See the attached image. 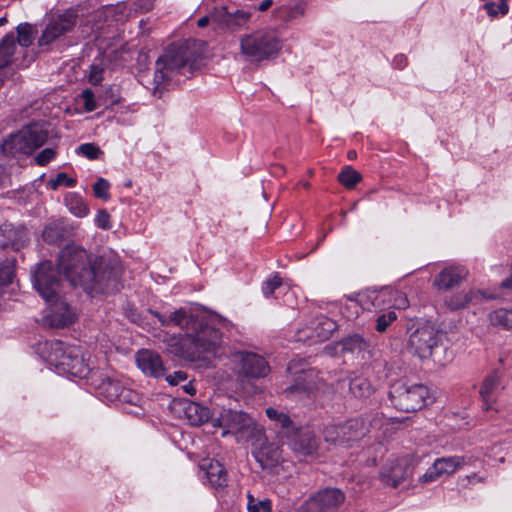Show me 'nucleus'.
I'll list each match as a JSON object with an SVG mask.
<instances>
[{"mask_svg": "<svg viewBox=\"0 0 512 512\" xmlns=\"http://www.w3.org/2000/svg\"><path fill=\"white\" fill-rule=\"evenodd\" d=\"M75 184L76 180L69 177L64 172L58 173L54 179H51L49 181V186L53 190L57 189L59 186L74 187Z\"/></svg>", "mask_w": 512, "mask_h": 512, "instance_id": "obj_48", "label": "nucleus"}, {"mask_svg": "<svg viewBox=\"0 0 512 512\" xmlns=\"http://www.w3.org/2000/svg\"><path fill=\"white\" fill-rule=\"evenodd\" d=\"M34 40V31L29 23H21L17 27V41L20 46L28 47Z\"/></svg>", "mask_w": 512, "mask_h": 512, "instance_id": "obj_41", "label": "nucleus"}, {"mask_svg": "<svg viewBox=\"0 0 512 512\" xmlns=\"http://www.w3.org/2000/svg\"><path fill=\"white\" fill-rule=\"evenodd\" d=\"M138 368L146 375L158 378L164 375L163 362L160 355L152 350L143 349L136 354Z\"/></svg>", "mask_w": 512, "mask_h": 512, "instance_id": "obj_22", "label": "nucleus"}, {"mask_svg": "<svg viewBox=\"0 0 512 512\" xmlns=\"http://www.w3.org/2000/svg\"><path fill=\"white\" fill-rule=\"evenodd\" d=\"M393 406L404 412H413L425 406L429 390L422 384L395 383L389 392Z\"/></svg>", "mask_w": 512, "mask_h": 512, "instance_id": "obj_10", "label": "nucleus"}, {"mask_svg": "<svg viewBox=\"0 0 512 512\" xmlns=\"http://www.w3.org/2000/svg\"><path fill=\"white\" fill-rule=\"evenodd\" d=\"M212 421L214 426L223 428V436L229 433H247L255 425L253 419L247 413L225 406L214 410Z\"/></svg>", "mask_w": 512, "mask_h": 512, "instance_id": "obj_11", "label": "nucleus"}, {"mask_svg": "<svg viewBox=\"0 0 512 512\" xmlns=\"http://www.w3.org/2000/svg\"><path fill=\"white\" fill-rule=\"evenodd\" d=\"M489 320L492 325L512 329V309H498L490 313Z\"/></svg>", "mask_w": 512, "mask_h": 512, "instance_id": "obj_38", "label": "nucleus"}, {"mask_svg": "<svg viewBox=\"0 0 512 512\" xmlns=\"http://www.w3.org/2000/svg\"><path fill=\"white\" fill-rule=\"evenodd\" d=\"M47 139L48 132L39 124L33 123L5 138L1 150L5 155L12 157L29 156L43 146Z\"/></svg>", "mask_w": 512, "mask_h": 512, "instance_id": "obj_7", "label": "nucleus"}, {"mask_svg": "<svg viewBox=\"0 0 512 512\" xmlns=\"http://www.w3.org/2000/svg\"><path fill=\"white\" fill-rule=\"evenodd\" d=\"M201 45L196 40H185L173 43L164 50L155 65L154 94L160 85L179 75L189 78L199 68Z\"/></svg>", "mask_w": 512, "mask_h": 512, "instance_id": "obj_3", "label": "nucleus"}, {"mask_svg": "<svg viewBox=\"0 0 512 512\" xmlns=\"http://www.w3.org/2000/svg\"><path fill=\"white\" fill-rule=\"evenodd\" d=\"M251 16V13L248 11L236 10L232 13L223 9L221 15L222 19L220 21H222L229 30L237 31L250 21Z\"/></svg>", "mask_w": 512, "mask_h": 512, "instance_id": "obj_29", "label": "nucleus"}, {"mask_svg": "<svg viewBox=\"0 0 512 512\" xmlns=\"http://www.w3.org/2000/svg\"><path fill=\"white\" fill-rule=\"evenodd\" d=\"M379 422L377 418L357 417L342 424L328 425L323 432L324 439L332 444L356 441L364 437L369 432L370 427L378 426Z\"/></svg>", "mask_w": 512, "mask_h": 512, "instance_id": "obj_8", "label": "nucleus"}, {"mask_svg": "<svg viewBox=\"0 0 512 512\" xmlns=\"http://www.w3.org/2000/svg\"><path fill=\"white\" fill-rule=\"evenodd\" d=\"M240 55L250 63H261L278 57L284 40L280 32L271 27L255 29L239 35Z\"/></svg>", "mask_w": 512, "mask_h": 512, "instance_id": "obj_4", "label": "nucleus"}, {"mask_svg": "<svg viewBox=\"0 0 512 512\" xmlns=\"http://www.w3.org/2000/svg\"><path fill=\"white\" fill-rule=\"evenodd\" d=\"M272 3V0H264L259 4V6L256 9L259 11H266L271 7Z\"/></svg>", "mask_w": 512, "mask_h": 512, "instance_id": "obj_60", "label": "nucleus"}, {"mask_svg": "<svg viewBox=\"0 0 512 512\" xmlns=\"http://www.w3.org/2000/svg\"><path fill=\"white\" fill-rule=\"evenodd\" d=\"M76 152H77V154H79L89 160H95L100 156V154H102L100 147L94 143L81 144L76 149Z\"/></svg>", "mask_w": 512, "mask_h": 512, "instance_id": "obj_43", "label": "nucleus"}, {"mask_svg": "<svg viewBox=\"0 0 512 512\" xmlns=\"http://www.w3.org/2000/svg\"><path fill=\"white\" fill-rule=\"evenodd\" d=\"M46 303L48 312L45 317L50 326L61 328L70 325L74 321L75 313L62 296Z\"/></svg>", "mask_w": 512, "mask_h": 512, "instance_id": "obj_18", "label": "nucleus"}, {"mask_svg": "<svg viewBox=\"0 0 512 512\" xmlns=\"http://www.w3.org/2000/svg\"><path fill=\"white\" fill-rule=\"evenodd\" d=\"M386 296L385 292L379 293H368V294H357L356 297H350L344 306V309L348 312L347 318L352 319L358 317L361 310H369L372 307H380V301L384 300Z\"/></svg>", "mask_w": 512, "mask_h": 512, "instance_id": "obj_20", "label": "nucleus"}, {"mask_svg": "<svg viewBox=\"0 0 512 512\" xmlns=\"http://www.w3.org/2000/svg\"><path fill=\"white\" fill-rule=\"evenodd\" d=\"M184 389L189 394H193L195 392V390L192 387H189L187 385L184 386Z\"/></svg>", "mask_w": 512, "mask_h": 512, "instance_id": "obj_63", "label": "nucleus"}, {"mask_svg": "<svg viewBox=\"0 0 512 512\" xmlns=\"http://www.w3.org/2000/svg\"><path fill=\"white\" fill-rule=\"evenodd\" d=\"M232 370L246 378L265 377L270 372L268 362L264 357L247 351L234 352L230 357Z\"/></svg>", "mask_w": 512, "mask_h": 512, "instance_id": "obj_12", "label": "nucleus"}, {"mask_svg": "<svg viewBox=\"0 0 512 512\" xmlns=\"http://www.w3.org/2000/svg\"><path fill=\"white\" fill-rule=\"evenodd\" d=\"M293 450L301 455H312L318 448V441L309 430L301 431L292 442Z\"/></svg>", "mask_w": 512, "mask_h": 512, "instance_id": "obj_27", "label": "nucleus"}, {"mask_svg": "<svg viewBox=\"0 0 512 512\" xmlns=\"http://www.w3.org/2000/svg\"><path fill=\"white\" fill-rule=\"evenodd\" d=\"M247 510L248 512H272L271 500L264 498H256L251 493H247Z\"/></svg>", "mask_w": 512, "mask_h": 512, "instance_id": "obj_39", "label": "nucleus"}, {"mask_svg": "<svg viewBox=\"0 0 512 512\" xmlns=\"http://www.w3.org/2000/svg\"><path fill=\"white\" fill-rule=\"evenodd\" d=\"M47 361L54 365L58 373L69 374L79 378H89L97 371L90 367L89 358L80 347L64 345L57 341L51 343V352Z\"/></svg>", "mask_w": 512, "mask_h": 512, "instance_id": "obj_6", "label": "nucleus"}, {"mask_svg": "<svg viewBox=\"0 0 512 512\" xmlns=\"http://www.w3.org/2000/svg\"><path fill=\"white\" fill-rule=\"evenodd\" d=\"M492 296H488L485 292L476 289H470L468 291H460L453 294L445 300V305L452 311L466 308L468 305H477L483 302L485 299H491Z\"/></svg>", "mask_w": 512, "mask_h": 512, "instance_id": "obj_21", "label": "nucleus"}, {"mask_svg": "<svg viewBox=\"0 0 512 512\" xmlns=\"http://www.w3.org/2000/svg\"><path fill=\"white\" fill-rule=\"evenodd\" d=\"M306 11V3L303 0H297L287 7L280 10V15L285 21H293L301 18Z\"/></svg>", "mask_w": 512, "mask_h": 512, "instance_id": "obj_36", "label": "nucleus"}, {"mask_svg": "<svg viewBox=\"0 0 512 512\" xmlns=\"http://www.w3.org/2000/svg\"><path fill=\"white\" fill-rule=\"evenodd\" d=\"M393 63L398 69H403L407 65V58L404 55H398L394 58Z\"/></svg>", "mask_w": 512, "mask_h": 512, "instance_id": "obj_58", "label": "nucleus"}, {"mask_svg": "<svg viewBox=\"0 0 512 512\" xmlns=\"http://www.w3.org/2000/svg\"><path fill=\"white\" fill-rule=\"evenodd\" d=\"M462 482L466 481L467 484H473L475 482H484V477L478 476L476 473H472L471 475H467L461 479Z\"/></svg>", "mask_w": 512, "mask_h": 512, "instance_id": "obj_57", "label": "nucleus"}, {"mask_svg": "<svg viewBox=\"0 0 512 512\" xmlns=\"http://www.w3.org/2000/svg\"><path fill=\"white\" fill-rule=\"evenodd\" d=\"M343 353H350L364 358L365 352L369 348L368 342L359 334L349 335L340 341Z\"/></svg>", "mask_w": 512, "mask_h": 512, "instance_id": "obj_28", "label": "nucleus"}, {"mask_svg": "<svg viewBox=\"0 0 512 512\" xmlns=\"http://www.w3.org/2000/svg\"><path fill=\"white\" fill-rule=\"evenodd\" d=\"M397 319L395 311H389L379 315L376 319L375 329L379 333H384L387 328Z\"/></svg>", "mask_w": 512, "mask_h": 512, "instance_id": "obj_44", "label": "nucleus"}, {"mask_svg": "<svg viewBox=\"0 0 512 512\" xmlns=\"http://www.w3.org/2000/svg\"><path fill=\"white\" fill-rule=\"evenodd\" d=\"M253 455L263 469L274 467L281 459L279 447L273 443H263Z\"/></svg>", "mask_w": 512, "mask_h": 512, "instance_id": "obj_25", "label": "nucleus"}, {"mask_svg": "<svg viewBox=\"0 0 512 512\" xmlns=\"http://www.w3.org/2000/svg\"><path fill=\"white\" fill-rule=\"evenodd\" d=\"M349 391L355 398L365 399L373 394L374 388L367 378L356 376L350 380Z\"/></svg>", "mask_w": 512, "mask_h": 512, "instance_id": "obj_32", "label": "nucleus"}, {"mask_svg": "<svg viewBox=\"0 0 512 512\" xmlns=\"http://www.w3.org/2000/svg\"><path fill=\"white\" fill-rule=\"evenodd\" d=\"M266 415L270 420L279 422L284 428L289 427L292 423L290 418L285 413L272 407L266 409Z\"/></svg>", "mask_w": 512, "mask_h": 512, "instance_id": "obj_47", "label": "nucleus"}, {"mask_svg": "<svg viewBox=\"0 0 512 512\" xmlns=\"http://www.w3.org/2000/svg\"><path fill=\"white\" fill-rule=\"evenodd\" d=\"M215 20H216V19H214V18H212V19H211L209 16H204V17H201V18L197 21V25H198V27H200V28H204V27H206V26L210 23V21H215Z\"/></svg>", "mask_w": 512, "mask_h": 512, "instance_id": "obj_59", "label": "nucleus"}, {"mask_svg": "<svg viewBox=\"0 0 512 512\" xmlns=\"http://www.w3.org/2000/svg\"><path fill=\"white\" fill-rule=\"evenodd\" d=\"M80 16L75 8H68L49 15L46 19L45 28L38 38V45L48 46L74 31L78 25Z\"/></svg>", "mask_w": 512, "mask_h": 512, "instance_id": "obj_9", "label": "nucleus"}, {"mask_svg": "<svg viewBox=\"0 0 512 512\" xmlns=\"http://www.w3.org/2000/svg\"><path fill=\"white\" fill-rule=\"evenodd\" d=\"M201 468L206 471V477L212 487L223 488L227 485V472L219 461L204 462Z\"/></svg>", "mask_w": 512, "mask_h": 512, "instance_id": "obj_26", "label": "nucleus"}, {"mask_svg": "<svg viewBox=\"0 0 512 512\" xmlns=\"http://www.w3.org/2000/svg\"><path fill=\"white\" fill-rule=\"evenodd\" d=\"M62 235V228L55 223L47 225L42 232L43 239L48 243L58 242L61 239Z\"/></svg>", "mask_w": 512, "mask_h": 512, "instance_id": "obj_42", "label": "nucleus"}, {"mask_svg": "<svg viewBox=\"0 0 512 512\" xmlns=\"http://www.w3.org/2000/svg\"><path fill=\"white\" fill-rule=\"evenodd\" d=\"M348 157H349L350 159H354V158L356 157V152H355V151H349V152H348Z\"/></svg>", "mask_w": 512, "mask_h": 512, "instance_id": "obj_64", "label": "nucleus"}, {"mask_svg": "<svg viewBox=\"0 0 512 512\" xmlns=\"http://www.w3.org/2000/svg\"><path fill=\"white\" fill-rule=\"evenodd\" d=\"M487 13L491 17L497 16L499 13L506 15L509 11V6L506 0H500L499 4L488 2L484 5Z\"/></svg>", "mask_w": 512, "mask_h": 512, "instance_id": "obj_46", "label": "nucleus"}, {"mask_svg": "<svg viewBox=\"0 0 512 512\" xmlns=\"http://www.w3.org/2000/svg\"><path fill=\"white\" fill-rule=\"evenodd\" d=\"M95 224L97 227L108 230L111 228L110 215L106 210H99L95 217Z\"/></svg>", "mask_w": 512, "mask_h": 512, "instance_id": "obj_53", "label": "nucleus"}, {"mask_svg": "<svg viewBox=\"0 0 512 512\" xmlns=\"http://www.w3.org/2000/svg\"><path fill=\"white\" fill-rule=\"evenodd\" d=\"M102 72L103 69L96 64L91 65L90 74H89V80L93 84H97L102 80Z\"/></svg>", "mask_w": 512, "mask_h": 512, "instance_id": "obj_55", "label": "nucleus"}, {"mask_svg": "<svg viewBox=\"0 0 512 512\" xmlns=\"http://www.w3.org/2000/svg\"><path fill=\"white\" fill-rule=\"evenodd\" d=\"M82 98L84 99L85 109L87 111H93L96 109V103L94 100V94L91 90H84L82 92Z\"/></svg>", "mask_w": 512, "mask_h": 512, "instance_id": "obj_54", "label": "nucleus"}, {"mask_svg": "<svg viewBox=\"0 0 512 512\" xmlns=\"http://www.w3.org/2000/svg\"><path fill=\"white\" fill-rule=\"evenodd\" d=\"M58 268L71 285L82 287L88 294L103 293L116 281V274L104 265L103 258L89 254L76 244L61 250Z\"/></svg>", "mask_w": 512, "mask_h": 512, "instance_id": "obj_2", "label": "nucleus"}, {"mask_svg": "<svg viewBox=\"0 0 512 512\" xmlns=\"http://www.w3.org/2000/svg\"><path fill=\"white\" fill-rule=\"evenodd\" d=\"M498 386L499 381L495 374H491L484 379L480 389V395L486 410L492 408V404L495 402V391L497 390Z\"/></svg>", "mask_w": 512, "mask_h": 512, "instance_id": "obj_31", "label": "nucleus"}, {"mask_svg": "<svg viewBox=\"0 0 512 512\" xmlns=\"http://www.w3.org/2000/svg\"><path fill=\"white\" fill-rule=\"evenodd\" d=\"M66 205L69 211L76 217L82 218L88 215L89 208L85 201L77 194L66 197Z\"/></svg>", "mask_w": 512, "mask_h": 512, "instance_id": "obj_37", "label": "nucleus"}, {"mask_svg": "<svg viewBox=\"0 0 512 512\" xmlns=\"http://www.w3.org/2000/svg\"><path fill=\"white\" fill-rule=\"evenodd\" d=\"M288 370L291 372V373H294V374H297L298 372L294 369V364L293 363H289L288 365Z\"/></svg>", "mask_w": 512, "mask_h": 512, "instance_id": "obj_62", "label": "nucleus"}, {"mask_svg": "<svg viewBox=\"0 0 512 512\" xmlns=\"http://www.w3.org/2000/svg\"><path fill=\"white\" fill-rule=\"evenodd\" d=\"M186 378H187V374L183 371H176L173 374L166 376V380L171 385H177L180 382L185 381Z\"/></svg>", "mask_w": 512, "mask_h": 512, "instance_id": "obj_56", "label": "nucleus"}, {"mask_svg": "<svg viewBox=\"0 0 512 512\" xmlns=\"http://www.w3.org/2000/svg\"><path fill=\"white\" fill-rule=\"evenodd\" d=\"M91 383L94 385L98 395L109 402L116 401L123 388L118 380L102 377L98 372L92 375Z\"/></svg>", "mask_w": 512, "mask_h": 512, "instance_id": "obj_24", "label": "nucleus"}, {"mask_svg": "<svg viewBox=\"0 0 512 512\" xmlns=\"http://www.w3.org/2000/svg\"><path fill=\"white\" fill-rule=\"evenodd\" d=\"M465 464V457L463 456H448L437 458L432 466L419 477V482L422 484L432 483L437 481L443 476H450L457 470L462 468Z\"/></svg>", "mask_w": 512, "mask_h": 512, "instance_id": "obj_16", "label": "nucleus"}, {"mask_svg": "<svg viewBox=\"0 0 512 512\" xmlns=\"http://www.w3.org/2000/svg\"><path fill=\"white\" fill-rule=\"evenodd\" d=\"M314 375L313 370H302L301 375L297 377L296 383L288 388L289 393L307 392L315 387V384L310 378Z\"/></svg>", "mask_w": 512, "mask_h": 512, "instance_id": "obj_35", "label": "nucleus"}, {"mask_svg": "<svg viewBox=\"0 0 512 512\" xmlns=\"http://www.w3.org/2000/svg\"><path fill=\"white\" fill-rule=\"evenodd\" d=\"M386 293V296L384 297V299H386L387 296L391 297L392 295H394V302H393V305L397 308V309H405L408 307L409 305V302H408V299L406 297V295H404L403 293L401 292H398V291H395V292H388V291H384ZM385 300L383 301H380V305L384 302Z\"/></svg>", "mask_w": 512, "mask_h": 512, "instance_id": "obj_51", "label": "nucleus"}, {"mask_svg": "<svg viewBox=\"0 0 512 512\" xmlns=\"http://www.w3.org/2000/svg\"><path fill=\"white\" fill-rule=\"evenodd\" d=\"M162 326L174 325L184 331L183 335L172 336L166 342L167 350L186 361H197L206 353H215L222 343L220 327H227L228 321L221 316H200L186 308H179L169 315L152 311Z\"/></svg>", "mask_w": 512, "mask_h": 512, "instance_id": "obj_1", "label": "nucleus"}, {"mask_svg": "<svg viewBox=\"0 0 512 512\" xmlns=\"http://www.w3.org/2000/svg\"><path fill=\"white\" fill-rule=\"evenodd\" d=\"M501 287L512 291V275L501 283Z\"/></svg>", "mask_w": 512, "mask_h": 512, "instance_id": "obj_61", "label": "nucleus"}, {"mask_svg": "<svg viewBox=\"0 0 512 512\" xmlns=\"http://www.w3.org/2000/svg\"><path fill=\"white\" fill-rule=\"evenodd\" d=\"M282 285V280L278 274H274L266 279L262 285V292L265 297L271 296L274 291Z\"/></svg>", "mask_w": 512, "mask_h": 512, "instance_id": "obj_45", "label": "nucleus"}, {"mask_svg": "<svg viewBox=\"0 0 512 512\" xmlns=\"http://www.w3.org/2000/svg\"><path fill=\"white\" fill-rule=\"evenodd\" d=\"M361 179V174L351 166H346L338 175L339 182L346 188H353Z\"/></svg>", "mask_w": 512, "mask_h": 512, "instance_id": "obj_40", "label": "nucleus"}, {"mask_svg": "<svg viewBox=\"0 0 512 512\" xmlns=\"http://www.w3.org/2000/svg\"><path fill=\"white\" fill-rule=\"evenodd\" d=\"M30 241L29 232L23 225L4 222L0 225V248L19 251Z\"/></svg>", "mask_w": 512, "mask_h": 512, "instance_id": "obj_17", "label": "nucleus"}, {"mask_svg": "<svg viewBox=\"0 0 512 512\" xmlns=\"http://www.w3.org/2000/svg\"><path fill=\"white\" fill-rule=\"evenodd\" d=\"M420 459L412 454L405 455L388 462L381 470L380 476L384 483L397 487L409 478Z\"/></svg>", "mask_w": 512, "mask_h": 512, "instance_id": "obj_14", "label": "nucleus"}, {"mask_svg": "<svg viewBox=\"0 0 512 512\" xmlns=\"http://www.w3.org/2000/svg\"><path fill=\"white\" fill-rule=\"evenodd\" d=\"M33 285L46 302L61 296V283L58 272L50 261L38 264L33 272Z\"/></svg>", "mask_w": 512, "mask_h": 512, "instance_id": "obj_13", "label": "nucleus"}, {"mask_svg": "<svg viewBox=\"0 0 512 512\" xmlns=\"http://www.w3.org/2000/svg\"><path fill=\"white\" fill-rule=\"evenodd\" d=\"M443 334L432 325L415 329L408 338L406 349L421 361H432L445 366L452 360V353L443 342Z\"/></svg>", "mask_w": 512, "mask_h": 512, "instance_id": "obj_5", "label": "nucleus"}, {"mask_svg": "<svg viewBox=\"0 0 512 512\" xmlns=\"http://www.w3.org/2000/svg\"><path fill=\"white\" fill-rule=\"evenodd\" d=\"M56 156V150L53 148H45L40 153H38L35 157V162L39 166L47 165L51 160H53Z\"/></svg>", "mask_w": 512, "mask_h": 512, "instance_id": "obj_52", "label": "nucleus"}, {"mask_svg": "<svg viewBox=\"0 0 512 512\" xmlns=\"http://www.w3.org/2000/svg\"><path fill=\"white\" fill-rule=\"evenodd\" d=\"M15 50L16 43L13 34L6 35L0 44V69L10 64Z\"/></svg>", "mask_w": 512, "mask_h": 512, "instance_id": "obj_33", "label": "nucleus"}, {"mask_svg": "<svg viewBox=\"0 0 512 512\" xmlns=\"http://www.w3.org/2000/svg\"><path fill=\"white\" fill-rule=\"evenodd\" d=\"M109 182L104 178H99L93 185L94 195L97 198L107 200L109 199Z\"/></svg>", "mask_w": 512, "mask_h": 512, "instance_id": "obj_50", "label": "nucleus"}, {"mask_svg": "<svg viewBox=\"0 0 512 512\" xmlns=\"http://www.w3.org/2000/svg\"><path fill=\"white\" fill-rule=\"evenodd\" d=\"M467 274L468 271L463 266L446 267L435 277L434 286L439 290H449L460 285Z\"/></svg>", "mask_w": 512, "mask_h": 512, "instance_id": "obj_23", "label": "nucleus"}, {"mask_svg": "<svg viewBox=\"0 0 512 512\" xmlns=\"http://www.w3.org/2000/svg\"><path fill=\"white\" fill-rule=\"evenodd\" d=\"M336 329V323L331 319L320 316L311 322V326L298 332L297 340L323 341L328 339Z\"/></svg>", "mask_w": 512, "mask_h": 512, "instance_id": "obj_19", "label": "nucleus"}, {"mask_svg": "<svg viewBox=\"0 0 512 512\" xmlns=\"http://www.w3.org/2000/svg\"><path fill=\"white\" fill-rule=\"evenodd\" d=\"M185 415L191 425L199 426L209 420L211 413L209 408L195 402L187 403L184 408Z\"/></svg>", "mask_w": 512, "mask_h": 512, "instance_id": "obj_30", "label": "nucleus"}, {"mask_svg": "<svg viewBox=\"0 0 512 512\" xmlns=\"http://www.w3.org/2000/svg\"><path fill=\"white\" fill-rule=\"evenodd\" d=\"M344 501V494L336 488L319 491L306 501L298 512H336Z\"/></svg>", "mask_w": 512, "mask_h": 512, "instance_id": "obj_15", "label": "nucleus"}, {"mask_svg": "<svg viewBox=\"0 0 512 512\" xmlns=\"http://www.w3.org/2000/svg\"><path fill=\"white\" fill-rule=\"evenodd\" d=\"M14 277V266L12 263H0V287L8 285Z\"/></svg>", "mask_w": 512, "mask_h": 512, "instance_id": "obj_49", "label": "nucleus"}, {"mask_svg": "<svg viewBox=\"0 0 512 512\" xmlns=\"http://www.w3.org/2000/svg\"><path fill=\"white\" fill-rule=\"evenodd\" d=\"M118 402L122 404H128L134 406L135 410H128L129 413H134L136 415L140 414V411L142 410L140 408V404L142 401V397L134 390L123 387L119 398H117Z\"/></svg>", "mask_w": 512, "mask_h": 512, "instance_id": "obj_34", "label": "nucleus"}]
</instances>
